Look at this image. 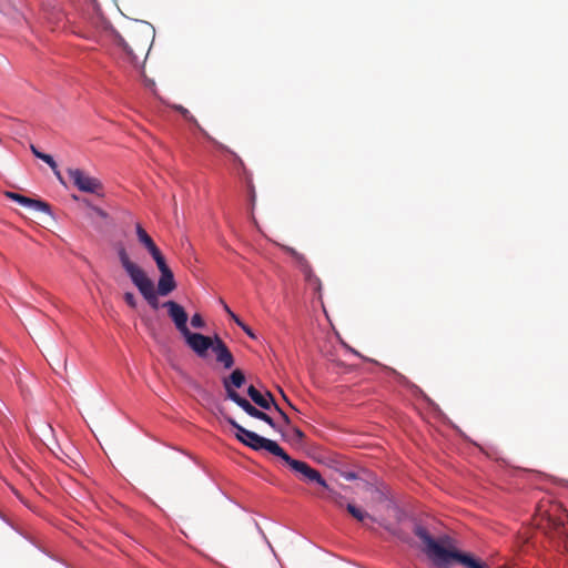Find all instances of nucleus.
<instances>
[{
	"instance_id": "1",
	"label": "nucleus",
	"mask_w": 568,
	"mask_h": 568,
	"mask_svg": "<svg viewBox=\"0 0 568 568\" xmlns=\"http://www.w3.org/2000/svg\"><path fill=\"white\" fill-rule=\"evenodd\" d=\"M114 42L122 48L132 63L145 59L154 39V28L145 21H131L123 32L112 31Z\"/></svg>"
},
{
	"instance_id": "2",
	"label": "nucleus",
	"mask_w": 568,
	"mask_h": 568,
	"mask_svg": "<svg viewBox=\"0 0 568 568\" xmlns=\"http://www.w3.org/2000/svg\"><path fill=\"white\" fill-rule=\"evenodd\" d=\"M414 534L423 541L424 552L437 567H443L455 560L465 568H488L487 565L467 552L444 547L436 541L422 525H415Z\"/></svg>"
},
{
	"instance_id": "3",
	"label": "nucleus",
	"mask_w": 568,
	"mask_h": 568,
	"mask_svg": "<svg viewBox=\"0 0 568 568\" xmlns=\"http://www.w3.org/2000/svg\"><path fill=\"white\" fill-rule=\"evenodd\" d=\"M185 339L186 345L201 358L207 356V351H212L216 355V362L222 364L225 369H230L234 365V357L219 335L205 336L200 333H192L187 331L182 335Z\"/></svg>"
},
{
	"instance_id": "4",
	"label": "nucleus",
	"mask_w": 568,
	"mask_h": 568,
	"mask_svg": "<svg viewBox=\"0 0 568 568\" xmlns=\"http://www.w3.org/2000/svg\"><path fill=\"white\" fill-rule=\"evenodd\" d=\"M118 257L123 270L125 271L132 283L135 285V287L139 290L141 295L144 297V300L148 302V304L153 310H158L160 307L158 298L159 293L158 291H155L154 283L148 276L146 272L136 263L131 261L123 245H120L118 247Z\"/></svg>"
},
{
	"instance_id": "5",
	"label": "nucleus",
	"mask_w": 568,
	"mask_h": 568,
	"mask_svg": "<svg viewBox=\"0 0 568 568\" xmlns=\"http://www.w3.org/2000/svg\"><path fill=\"white\" fill-rule=\"evenodd\" d=\"M225 419L234 429H236L235 436L242 444L257 452L264 449L276 457L284 454V449L276 442L262 437L258 434L244 428L231 416H225Z\"/></svg>"
},
{
	"instance_id": "6",
	"label": "nucleus",
	"mask_w": 568,
	"mask_h": 568,
	"mask_svg": "<svg viewBox=\"0 0 568 568\" xmlns=\"http://www.w3.org/2000/svg\"><path fill=\"white\" fill-rule=\"evenodd\" d=\"M280 458L296 475V477L306 484H317L324 489H328V484L321 473L311 467L307 463L292 458L285 450Z\"/></svg>"
},
{
	"instance_id": "7",
	"label": "nucleus",
	"mask_w": 568,
	"mask_h": 568,
	"mask_svg": "<svg viewBox=\"0 0 568 568\" xmlns=\"http://www.w3.org/2000/svg\"><path fill=\"white\" fill-rule=\"evenodd\" d=\"M67 172L74 186H77L81 192L103 196V184L99 179L89 175L80 169L69 168Z\"/></svg>"
},
{
	"instance_id": "8",
	"label": "nucleus",
	"mask_w": 568,
	"mask_h": 568,
	"mask_svg": "<svg viewBox=\"0 0 568 568\" xmlns=\"http://www.w3.org/2000/svg\"><path fill=\"white\" fill-rule=\"evenodd\" d=\"M230 399L234 402L237 406H240L248 416L265 422L272 428L280 432L283 437L285 436L283 428L280 425H277L271 416L257 409L247 399L242 397L237 392H230Z\"/></svg>"
},
{
	"instance_id": "9",
	"label": "nucleus",
	"mask_w": 568,
	"mask_h": 568,
	"mask_svg": "<svg viewBox=\"0 0 568 568\" xmlns=\"http://www.w3.org/2000/svg\"><path fill=\"white\" fill-rule=\"evenodd\" d=\"M163 307L168 310V314L172 322L174 323L176 329L183 335L189 329L187 327V313L185 310L176 302L174 301H168L163 303Z\"/></svg>"
},
{
	"instance_id": "10",
	"label": "nucleus",
	"mask_w": 568,
	"mask_h": 568,
	"mask_svg": "<svg viewBox=\"0 0 568 568\" xmlns=\"http://www.w3.org/2000/svg\"><path fill=\"white\" fill-rule=\"evenodd\" d=\"M6 195H7V197L11 199L12 201L19 203L20 205H22L27 209H30L33 211H39V212L45 213L48 215H51V207H50L49 203H47L44 201L31 199V197H28V196H24L22 194L14 193V192H7Z\"/></svg>"
},
{
	"instance_id": "11",
	"label": "nucleus",
	"mask_w": 568,
	"mask_h": 568,
	"mask_svg": "<svg viewBox=\"0 0 568 568\" xmlns=\"http://www.w3.org/2000/svg\"><path fill=\"white\" fill-rule=\"evenodd\" d=\"M247 395L250 398L261 408L263 409H270L272 405H275V399L272 393L266 392L265 395H263L257 388H255L253 385H251L247 388Z\"/></svg>"
},
{
	"instance_id": "12",
	"label": "nucleus",
	"mask_w": 568,
	"mask_h": 568,
	"mask_svg": "<svg viewBox=\"0 0 568 568\" xmlns=\"http://www.w3.org/2000/svg\"><path fill=\"white\" fill-rule=\"evenodd\" d=\"M245 383V375L241 369H234L227 378H224L223 386L226 392V397L230 399V392H236Z\"/></svg>"
},
{
	"instance_id": "13",
	"label": "nucleus",
	"mask_w": 568,
	"mask_h": 568,
	"mask_svg": "<svg viewBox=\"0 0 568 568\" xmlns=\"http://www.w3.org/2000/svg\"><path fill=\"white\" fill-rule=\"evenodd\" d=\"M176 288V282L174 280L173 272L161 273L158 287L159 295L166 296Z\"/></svg>"
},
{
	"instance_id": "14",
	"label": "nucleus",
	"mask_w": 568,
	"mask_h": 568,
	"mask_svg": "<svg viewBox=\"0 0 568 568\" xmlns=\"http://www.w3.org/2000/svg\"><path fill=\"white\" fill-rule=\"evenodd\" d=\"M135 232H136L138 240L149 251L150 254L159 248L156 246V244L154 243V241L152 240V237L141 226V224H136Z\"/></svg>"
},
{
	"instance_id": "15",
	"label": "nucleus",
	"mask_w": 568,
	"mask_h": 568,
	"mask_svg": "<svg viewBox=\"0 0 568 568\" xmlns=\"http://www.w3.org/2000/svg\"><path fill=\"white\" fill-rule=\"evenodd\" d=\"M151 256L153 257L154 262L156 263L160 274L165 273V272H171V268L166 264V261L159 248L155 250L154 252H152Z\"/></svg>"
},
{
	"instance_id": "16",
	"label": "nucleus",
	"mask_w": 568,
	"mask_h": 568,
	"mask_svg": "<svg viewBox=\"0 0 568 568\" xmlns=\"http://www.w3.org/2000/svg\"><path fill=\"white\" fill-rule=\"evenodd\" d=\"M151 256L153 257L154 262L156 263L160 274L165 273V272H171V268L166 264V261L159 248L155 250L154 252H152Z\"/></svg>"
},
{
	"instance_id": "17",
	"label": "nucleus",
	"mask_w": 568,
	"mask_h": 568,
	"mask_svg": "<svg viewBox=\"0 0 568 568\" xmlns=\"http://www.w3.org/2000/svg\"><path fill=\"white\" fill-rule=\"evenodd\" d=\"M346 509L356 520L361 523H363L367 518H372L368 513L364 511L363 509L356 507L353 504H347Z\"/></svg>"
},
{
	"instance_id": "18",
	"label": "nucleus",
	"mask_w": 568,
	"mask_h": 568,
	"mask_svg": "<svg viewBox=\"0 0 568 568\" xmlns=\"http://www.w3.org/2000/svg\"><path fill=\"white\" fill-rule=\"evenodd\" d=\"M209 139H210L211 141H213V143H214V144H215V145H216L221 151H224V152L230 153V154L233 156L234 161L237 163V165L244 169V163H243L242 159H241V158H240L235 152L231 151L227 146H225L224 144H222V143H220V142L215 141V140H214V139H212L211 136H209Z\"/></svg>"
},
{
	"instance_id": "19",
	"label": "nucleus",
	"mask_w": 568,
	"mask_h": 568,
	"mask_svg": "<svg viewBox=\"0 0 568 568\" xmlns=\"http://www.w3.org/2000/svg\"><path fill=\"white\" fill-rule=\"evenodd\" d=\"M326 490L328 491V495H327L328 500H331L338 507H344V496L343 495L333 490L329 486H328V489H326Z\"/></svg>"
},
{
	"instance_id": "20",
	"label": "nucleus",
	"mask_w": 568,
	"mask_h": 568,
	"mask_svg": "<svg viewBox=\"0 0 568 568\" xmlns=\"http://www.w3.org/2000/svg\"><path fill=\"white\" fill-rule=\"evenodd\" d=\"M305 438V434L298 427H292V436L288 440L294 445H301Z\"/></svg>"
},
{
	"instance_id": "21",
	"label": "nucleus",
	"mask_w": 568,
	"mask_h": 568,
	"mask_svg": "<svg viewBox=\"0 0 568 568\" xmlns=\"http://www.w3.org/2000/svg\"><path fill=\"white\" fill-rule=\"evenodd\" d=\"M292 254L297 258V261H300L302 263L304 273L306 274V276L308 278H311V267H310L308 262L305 260V257L303 255L298 254L297 252H295L294 250H292Z\"/></svg>"
},
{
	"instance_id": "22",
	"label": "nucleus",
	"mask_w": 568,
	"mask_h": 568,
	"mask_svg": "<svg viewBox=\"0 0 568 568\" xmlns=\"http://www.w3.org/2000/svg\"><path fill=\"white\" fill-rule=\"evenodd\" d=\"M191 325H192L194 328H204V327H205V322H204L203 317L201 316V314L195 313V314L191 317Z\"/></svg>"
},
{
	"instance_id": "23",
	"label": "nucleus",
	"mask_w": 568,
	"mask_h": 568,
	"mask_svg": "<svg viewBox=\"0 0 568 568\" xmlns=\"http://www.w3.org/2000/svg\"><path fill=\"white\" fill-rule=\"evenodd\" d=\"M123 298L131 308L136 307V298L132 292L124 293Z\"/></svg>"
},
{
	"instance_id": "24",
	"label": "nucleus",
	"mask_w": 568,
	"mask_h": 568,
	"mask_svg": "<svg viewBox=\"0 0 568 568\" xmlns=\"http://www.w3.org/2000/svg\"><path fill=\"white\" fill-rule=\"evenodd\" d=\"M221 303L223 304V308L224 311L230 315V317L240 326L242 325V320L236 315L234 314L231 308L227 306L226 303H224L223 301H221Z\"/></svg>"
},
{
	"instance_id": "25",
	"label": "nucleus",
	"mask_w": 568,
	"mask_h": 568,
	"mask_svg": "<svg viewBox=\"0 0 568 568\" xmlns=\"http://www.w3.org/2000/svg\"><path fill=\"white\" fill-rule=\"evenodd\" d=\"M40 160L45 162L53 171H55L57 163H55L54 159L50 154L42 153V155L40 156Z\"/></svg>"
},
{
	"instance_id": "26",
	"label": "nucleus",
	"mask_w": 568,
	"mask_h": 568,
	"mask_svg": "<svg viewBox=\"0 0 568 568\" xmlns=\"http://www.w3.org/2000/svg\"><path fill=\"white\" fill-rule=\"evenodd\" d=\"M274 407V409L280 414L282 420L284 424L286 425H291V419L290 417L287 416V414L277 405V403L275 402V405H272Z\"/></svg>"
},
{
	"instance_id": "27",
	"label": "nucleus",
	"mask_w": 568,
	"mask_h": 568,
	"mask_svg": "<svg viewBox=\"0 0 568 568\" xmlns=\"http://www.w3.org/2000/svg\"><path fill=\"white\" fill-rule=\"evenodd\" d=\"M142 77H143V83H144V85H145L146 88H149V89L153 90V89H154V87H155V82H154L152 79L148 78V77L144 74V72L142 73Z\"/></svg>"
},
{
	"instance_id": "28",
	"label": "nucleus",
	"mask_w": 568,
	"mask_h": 568,
	"mask_svg": "<svg viewBox=\"0 0 568 568\" xmlns=\"http://www.w3.org/2000/svg\"><path fill=\"white\" fill-rule=\"evenodd\" d=\"M240 327L246 333L247 336H250L253 339L256 338L251 327L247 326L244 322H242V325H240Z\"/></svg>"
},
{
	"instance_id": "29",
	"label": "nucleus",
	"mask_w": 568,
	"mask_h": 568,
	"mask_svg": "<svg viewBox=\"0 0 568 568\" xmlns=\"http://www.w3.org/2000/svg\"><path fill=\"white\" fill-rule=\"evenodd\" d=\"M93 211L101 217L105 219L108 216L106 212L103 211L101 207L93 206Z\"/></svg>"
},
{
	"instance_id": "30",
	"label": "nucleus",
	"mask_w": 568,
	"mask_h": 568,
	"mask_svg": "<svg viewBox=\"0 0 568 568\" xmlns=\"http://www.w3.org/2000/svg\"><path fill=\"white\" fill-rule=\"evenodd\" d=\"M30 149H31V152L33 153V155L38 159H40V156L42 155V152H40L33 144L30 145Z\"/></svg>"
},
{
	"instance_id": "31",
	"label": "nucleus",
	"mask_w": 568,
	"mask_h": 568,
	"mask_svg": "<svg viewBox=\"0 0 568 568\" xmlns=\"http://www.w3.org/2000/svg\"><path fill=\"white\" fill-rule=\"evenodd\" d=\"M280 392H281L282 397L284 398V400L290 405V407H292L293 409H296L294 407V405L288 400V398L286 397L285 393L282 389H280Z\"/></svg>"
},
{
	"instance_id": "32",
	"label": "nucleus",
	"mask_w": 568,
	"mask_h": 568,
	"mask_svg": "<svg viewBox=\"0 0 568 568\" xmlns=\"http://www.w3.org/2000/svg\"><path fill=\"white\" fill-rule=\"evenodd\" d=\"M182 114L184 115V118H186L187 120L190 121H194L195 120L193 119V116H189V111L186 109H182Z\"/></svg>"
},
{
	"instance_id": "33",
	"label": "nucleus",
	"mask_w": 568,
	"mask_h": 568,
	"mask_svg": "<svg viewBox=\"0 0 568 568\" xmlns=\"http://www.w3.org/2000/svg\"><path fill=\"white\" fill-rule=\"evenodd\" d=\"M53 172H54L55 176L59 179V181H60L62 184H64V181H63V179H62V176H61L60 171L58 170V168H57V169H55V171H53Z\"/></svg>"
}]
</instances>
